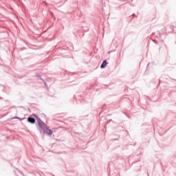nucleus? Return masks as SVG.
<instances>
[{
    "mask_svg": "<svg viewBox=\"0 0 176 176\" xmlns=\"http://www.w3.org/2000/svg\"><path fill=\"white\" fill-rule=\"evenodd\" d=\"M41 80H43V79L41 78Z\"/></svg>",
    "mask_w": 176,
    "mask_h": 176,
    "instance_id": "0eeeda50",
    "label": "nucleus"
},
{
    "mask_svg": "<svg viewBox=\"0 0 176 176\" xmlns=\"http://www.w3.org/2000/svg\"><path fill=\"white\" fill-rule=\"evenodd\" d=\"M0 100H2V98H1V97H0Z\"/></svg>",
    "mask_w": 176,
    "mask_h": 176,
    "instance_id": "423d86ee",
    "label": "nucleus"
},
{
    "mask_svg": "<svg viewBox=\"0 0 176 176\" xmlns=\"http://www.w3.org/2000/svg\"><path fill=\"white\" fill-rule=\"evenodd\" d=\"M11 108H16V106H14V107H11Z\"/></svg>",
    "mask_w": 176,
    "mask_h": 176,
    "instance_id": "39448f33",
    "label": "nucleus"
},
{
    "mask_svg": "<svg viewBox=\"0 0 176 176\" xmlns=\"http://www.w3.org/2000/svg\"><path fill=\"white\" fill-rule=\"evenodd\" d=\"M34 116L37 119V122L38 123V130L40 131L41 134L43 133V129H45V131L44 133H46L48 135H52V134H53V131H52V129H49V126H47V125H46V124H45L39 117H37L36 114H34Z\"/></svg>",
    "mask_w": 176,
    "mask_h": 176,
    "instance_id": "f257e3e1",
    "label": "nucleus"
},
{
    "mask_svg": "<svg viewBox=\"0 0 176 176\" xmlns=\"http://www.w3.org/2000/svg\"><path fill=\"white\" fill-rule=\"evenodd\" d=\"M14 119H19V120H24L25 118H20V117H15Z\"/></svg>",
    "mask_w": 176,
    "mask_h": 176,
    "instance_id": "20e7f679",
    "label": "nucleus"
},
{
    "mask_svg": "<svg viewBox=\"0 0 176 176\" xmlns=\"http://www.w3.org/2000/svg\"><path fill=\"white\" fill-rule=\"evenodd\" d=\"M107 65H108V62H107V60H104L102 61V63L100 65V68L102 69H104V68H105L107 67Z\"/></svg>",
    "mask_w": 176,
    "mask_h": 176,
    "instance_id": "7ed1b4c3",
    "label": "nucleus"
},
{
    "mask_svg": "<svg viewBox=\"0 0 176 176\" xmlns=\"http://www.w3.org/2000/svg\"><path fill=\"white\" fill-rule=\"evenodd\" d=\"M28 122L29 123H31L32 124H35L36 120L35 119V118L30 116L28 118Z\"/></svg>",
    "mask_w": 176,
    "mask_h": 176,
    "instance_id": "f03ea898",
    "label": "nucleus"
}]
</instances>
